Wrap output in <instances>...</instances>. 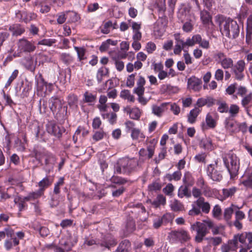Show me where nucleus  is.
Instances as JSON below:
<instances>
[{
	"label": "nucleus",
	"mask_w": 252,
	"mask_h": 252,
	"mask_svg": "<svg viewBox=\"0 0 252 252\" xmlns=\"http://www.w3.org/2000/svg\"><path fill=\"white\" fill-rule=\"evenodd\" d=\"M175 40V45L174 48V53L175 55H180L182 50H183L185 53L184 54L185 63L187 64L192 63V58L190 55L185 51V49L188 47L193 46L198 44L199 46L203 49H208L210 48L209 41L206 39H202L199 34L193 35L191 38H188L185 41L181 38L180 34L177 33L174 35Z\"/></svg>",
	"instance_id": "obj_1"
},
{
	"label": "nucleus",
	"mask_w": 252,
	"mask_h": 252,
	"mask_svg": "<svg viewBox=\"0 0 252 252\" xmlns=\"http://www.w3.org/2000/svg\"><path fill=\"white\" fill-rule=\"evenodd\" d=\"M218 22L223 35L232 38H235L239 35V28L236 21L230 19L224 20L220 18Z\"/></svg>",
	"instance_id": "obj_2"
},
{
	"label": "nucleus",
	"mask_w": 252,
	"mask_h": 252,
	"mask_svg": "<svg viewBox=\"0 0 252 252\" xmlns=\"http://www.w3.org/2000/svg\"><path fill=\"white\" fill-rule=\"evenodd\" d=\"M213 227V222L210 220H204L202 222L199 221L191 225L190 230L197 232L195 241L200 243L208 232V229Z\"/></svg>",
	"instance_id": "obj_3"
},
{
	"label": "nucleus",
	"mask_w": 252,
	"mask_h": 252,
	"mask_svg": "<svg viewBox=\"0 0 252 252\" xmlns=\"http://www.w3.org/2000/svg\"><path fill=\"white\" fill-rule=\"evenodd\" d=\"M223 162L231 176L235 175L239 168V160L234 154L229 153L223 157Z\"/></svg>",
	"instance_id": "obj_4"
},
{
	"label": "nucleus",
	"mask_w": 252,
	"mask_h": 252,
	"mask_svg": "<svg viewBox=\"0 0 252 252\" xmlns=\"http://www.w3.org/2000/svg\"><path fill=\"white\" fill-rule=\"evenodd\" d=\"M168 237L170 238V241L172 243L178 241L183 243L190 239L188 232L182 228L172 231L169 234Z\"/></svg>",
	"instance_id": "obj_5"
},
{
	"label": "nucleus",
	"mask_w": 252,
	"mask_h": 252,
	"mask_svg": "<svg viewBox=\"0 0 252 252\" xmlns=\"http://www.w3.org/2000/svg\"><path fill=\"white\" fill-rule=\"evenodd\" d=\"M214 58L224 69L232 68L234 66L233 60L230 58L226 57V55L221 52L216 53Z\"/></svg>",
	"instance_id": "obj_6"
},
{
	"label": "nucleus",
	"mask_w": 252,
	"mask_h": 252,
	"mask_svg": "<svg viewBox=\"0 0 252 252\" xmlns=\"http://www.w3.org/2000/svg\"><path fill=\"white\" fill-rule=\"evenodd\" d=\"M18 51L17 53H15L13 57H18L20 56V53L22 52H32L35 49V47L30 42L25 39H21L17 42Z\"/></svg>",
	"instance_id": "obj_7"
},
{
	"label": "nucleus",
	"mask_w": 252,
	"mask_h": 252,
	"mask_svg": "<svg viewBox=\"0 0 252 252\" xmlns=\"http://www.w3.org/2000/svg\"><path fill=\"white\" fill-rule=\"evenodd\" d=\"M207 173L213 181H220L222 178L220 171L218 170L217 160L215 161L214 163L210 164L208 166Z\"/></svg>",
	"instance_id": "obj_8"
},
{
	"label": "nucleus",
	"mask_w": 252,
	"mask_h": 252,
	"mask_svg": "<svg viewBox=\"0 0 252 252\" xmlns=\"http://www.w3.org/2000/svg\"><path fill=\"white\" fill-rule=\"evenodd\" d=\"M60 247L54 245H48L47 248L51 249L54 252H65L71 249V244L66 237L63 238L60 241Z\"/></svg>",
	"instance_id": "obj_9"
},
{
	"label": "nucleus",
	"mask_w": 252,
	"mask_h": 252,
	"mask_svg": "<svg viewBox=\"0 0 252 252\" xmlns=\"http://www.w3.org/2000/svg\"><path fill=\"white\" fill-rule=\"evenodd\" d=\"M245 66V63L244 61L240 60L237 62L235 65L232 68V73L235 76L236 79L241 80L243 79L244 75L243 71Z\"/></svg>",
	"instance_id": "obj_10"
},
{
	"label": "nucleus",
	"mask_w": 252,
	"mask_h": 252,
	"mask_svg": "<svg viewBox=\"0 0 252 252\" xmlns=\"http://www.w3.org/2000/svg\"><path fill=\"white\" fill-rule=\"evenodd\" d=\"M166 24L165 18H160L158 20L154 27V33L156 36L160 37L163 34Z\"/></svg>",
	"instance_id": "obj_11"
},
{
	"label": "nucleus",
	"mask_w": 252,
	"mask_h": 252,
	"mask_svg": "<svg viewBox=\"0 0 252 252\" xmlns=\"http://www.w3.org/2000/svg\"><path fill=\"white\" fill-rule=\"evenodd\" d=\"M120 163L122 166L124 172H129L138 165L135 158H124L120 160Z\"/></svg>",
	"instance_id": "obj_12"
},
{
	"label": "nucleus",
	"mask_w": 252,
	"mask_h": 252,
	"mask_svg": "<svg viewBox=\"0 0 252 252\" xmlns=\"http://www.w3.org/2000/svg\"><path fill=\"white\" fill-rule=\"evenodd\" d=\"M49 107L53 113L61 112L63 109L61 100L56 96L52 97L49 100Z\"/></svg>",
	"instance_id": "obj_13"
},
{
	"label": "nucleus",
	"mask_w": 252,
	"mask_h": 252,
	"mask_svg": "<svg viewBox=\"0 0 252 252\" xmlns=\"http://www.w3.org/2000/svg\"><path fill=\"white\" fill-rule=\"evenodd\" d=\"M46 130L49 134L57 138H59L61 136L64 129L61 128L57 125L52 122H49L46 125Z\"/></svg>",
	"instance_id": "obj_14"
},
{
	"label": "nucleus",
	"mask_w": 252,
	"mask_h": 252,
	"mask_svg": "<svg viewBox=\"0 0 252 252\" xmlns=\"http://www.w3.org/2000/svg\"><path fill=\"white\" fill-rule=\"evenodd\" d=\"M150 145L147 146V151L148 152V155L147 154V151L144 149H141L139 152V155L141 157L147 156L148 158H151L154 154L155 145L157 143V140L153 139L149 141Z\"/></svg>",
	"instance_id": "obj_15"
},
{
	"label": "nucleus",
	"mask_w": 252,
	"mask_h": 252,
	"mask_svg": "<svg viewBox=\"0 0 252 252\" xmlns=\"http://www.w3.org/2000/svg\"><path fill=\"white\" fill-rule=\"evenodd\" d=\"M50 61L51 59L47 55L41 54H38L35 57L34 63L28 65V69L32 71H33L37 65H39L40 64H42L44 63Z\"/></svg>",
	"instance_id": "obj_16"
},
{
	"label": "nucleus",
	"mask_w": 252,
	"mask_h": 252,
	"mask_svg": "<svg viewBox=\"0 0 252 252\" xmlns=\"http://www.w3.org/2000/svg\"><path fill=\"white\" fill-rule=\"evenodd\" d=\"M169 102H164L159 105H153L152 106V113L158 117H161L163 114L168 109Z\"/></svg>",
	"instance_id": "obj_17"
},
{
	"label": "nucleus",
	"mask_w": 252,
	"mask_h": 252,
	"mask_svg": "<svg viewBox=\"0 0 252 252\" xmlns=\"http://www.w3.org/2000/svg\"><path fill=\"white\" fill-rule=\"evenodd\" d=\"M216 124L217 122L213 115L208 113L206 116L205 121L202 123L201 126L203 130H206L209 128H214L216 127Z\"/></svg>",
	"instance_id": "obj_18"
},
{
	"label": "nucleus",
	"mask_w": 252,
	"mask_h": 252,
	"mask_svg": "<svg viewBox=\"0 0 252 252\" xmlns=\"http://www.w3.org/2000/svg\"><path fill=\"white\" fill-rule=\"evenodd\" d=\"M36 91L38 95L41 96L46 94V82L44 81L41 75L36 78Z\"/></svg>",
	"instance_id": "obj_19"
},
{
	"label": "nucleus",
	"mask_w": 252,
	"mask_h": 252,
	"mask_svg": "<svg viewBox=\"0 0 252 252\" xmlns=\"http://www.w3.org/2000/svg\"><path fill=\"white\" fill-rule=\"evenodd\" d=\"M194 203L199 208L201 211L205 214H208L210 211L211 206L208 202L205 201L204 197H199Z\"/></svg>",
	"instance_id": "obj_20"
},
{
	"label": "nucleus",
	"mask_w": 252,
	"mask_h": 252,
	"mask_svg": "<svg viewBox=\"0 0 252 252\" xmlns=\"http://www.w3.org/2000/svg\"><path fill=\"white\" fill-rule=\"evenodd\" d=\"M239 241L248 249L252 248V232L241 234L239 236Z\"/></svg>",
	"instance_id": "obj_21"
},
{
	"label": "nucleus",
	"mask_w": 252,
	"mask_h": 252,
	"mask_svg": "<svg viewBox=\"0 0 252 252\" xmlns=\"http://www.w3.org/2000/svg\"><path fill=\"white\" fill-rule=\"evenodd\" d=\"M202 81L200 79L192 76L188 81V87L195 91H198L201 88Z\"/></svg>",
	"instance_id": "obj_22"
},
{
	"label": "nucleus",
	"mask_w": 252,
	"mask_h": 252,
	"mask_svg": "<svg viewBox=\"0 0 252 252\" xmlns=\"http://www.w3.org/2000/svg\"><path fill=\"white\" fill-rule=\"evenodd\" d=\"M131 28L132 29L133 40H140L142 38V33L140 32L141 24L133 21L131 23Z\"/></svg>",
	"instance_id": "obj_23"
},
{
	"label": "nucleus",
	"mask_w": 252,
	"mask_h": 252,
	"mask_svg": "<svg viewBox=\"0 0 252 252\" xmlns=\"http://www.w3.org/2000/svg\"><path fill=\"white\" fill-rule=\"evenodd\" d=\"M9 31L12 33L13 36H18L22 35L25 31V28L19 24H14L9 27Z\"/></svg>",
	"instance_id": "obj_24"
},
{
	"label": "nucleus",
	"mask_w": 252,
	"mask_h": 252,
	"mask_svg": "<svg viewBox=\"0 0 252 252\" xmlns=\"http://www.w3.org/2000/svg\"><path fill=\"white\" fill-rule=\"evenodd\" d=\"M53 181L52 179H50L48 177L44 178L38 183V186L39 187L38 190L44 194L45 189L52 185Z\"/></svg>",
	"instance_id": "obj_25"
},
{
	"label": "nucleus",
	"mask_w": 252,
	"mask_h": 252,
	"mask_svg": "<svg viewBox=\"0 0 252 252\" xmlns=\"http://www.w3.org/2000/svg\"><path fill=\"white\" fill-rule=\"evenodd\" d=\"M159 91L161 94H171L177 93L178 89L170 84H163L160 86Z\"/></svg>",
	"instance_id": "obj_26"
},
{
	"label": "nucleus",
	"mask_w": 252,
	"mask_h": 252,
	"mask_svg": "<svg viewBox=\"0 0 252 252\" xmlns=\"http://www.w3.org/2000/svg\"><path fill=\"white\" fill-rule=\"evenodd\" d=\"M14 191L15 189L12 187L7 188L6 191L2 190L0 187V202H4L7 199L14 196V195L10 194L9 192Z\"/></svg>",
	"instance_id": "obj_27"
},
{
	"label": "nucleus",
	"mask_w": 252,
	"mask_h": 252,
	"mask_svg": "<svg viewBox=\"0 0 252 252\" xmlns=\"http://www.w3.org/2000/svg\"><path fill=\"white\" fill-rule=\"evenodd\" d=\"M200 147L207 150H212L214 145L212 140L208 137H205L201 139L199 144Z\"/></svg>",
	"instance_id": "obj_28"
},
{
	"label": "nucleus",
	"mask_w": 252,
	"mask_h": 252,
	"mask_svg": "<svg viewBox=\"0 0 252 252\" xmlns=\"http://www.w3.org/2000/svg\"><path fill=\"white\" fill-rule=\"evenodd\" d=\"M237 190V189L235 187H232L229 189H223L222 190V194L221 195L220 200H225L228 197H231L234 194Z\"/></svg>",
	"instance_id": "obj_29"
},
{
	"label": "nucleus",
	"mask_w": 252,
	"mask_h": 252,
	"mask_svg": "<svg viewBox=\"0 0 252 252\" xmlns=\"http://www.w3.org/2000/svg\"><path fill=\"white\" fill-rule=\"evenodd\" d=\"M89 133V131L85 127L79 126L77 130H76L74 135L73 136V139L75 143H76L78 140V136L81 133L82 136L84 137L87 136Z\"/></svg>",
	"instance_id": "obj_30"
},
{
	"label": "nucleus",
	"mask_w": 252,
	"mask_h": 252,
	"mask_svg": "<svg viewBox=\"0 0 252 252\" xmlns=\"http://www.w3.org/2000/svg\"><path fill=\"white\" fill-rule=\"evenodd\" d=\"M200 112L201 110L198 107H195L190 110L188 116V121L190 124L195 123L196 119Z\"/></svg>",
	"instance_id": "obj_31"
},
{
	"label": "nucleus",
	"mask_w": 252,
	"mask_h": 252,
	"mask_svg": "<svg viewBox=\"0 0 252 252\" xmlns=\"http://www.w3.org/2000/svg\"><path fill=\"white\" fill-rule=\"evenodd\" d=\"M131 137L133 140L141 141L145 138V136L139 129L135 128L132 130Z\"/></svg>",
	"instance_id": "obj_32"
},
{
	"label": "nucleus",
	"mask_w": 252,
	"mask_h": 252,
	"mask_svg": "<svg viewBox=\"0 0 252 252\" xmlns=\"http://www.w3.org/2000/svg\"><path fill=\"white\" fill-rule=\"evenodd\" d=\"M200 18L204 25H207L212 24L209 13L206 10H203L200 12Z\"/></svg>",
	"instance_id": "obj_33"
},
{
	"label": "nucleus",
	"mask_w": 252,
	"mask_h": 252,
	"mask_svg": "<svg viewBox=\"0 0 252 252\" xmlns=\"http://www.w3.org/2000/svg\"><path fill=\"white\" fill-rule=\"evenodd\" d=\"M206 240L210 246L214 247L219 246L222 242V238L220 237H210L206 238Z\"/></svg>",
	"instance_id": "obj_34"
},
{
	"label": "nucleus",
	"mask_w": 252,
	"mask_h": 252,
	"mask_svg": "<svg viewBox=\"0 0 252 252\" xmlns=\"http://www.w3.org/2000/svg\"><path fill=\"white\" fill-rule=\"evenodd\" d=\"M165 204L166 198L161 194H158L152 202V204L156 207H158L160 205H164Z\"/></svg>",
	"instance_id": "obj_35"
},
{
	"label": "nucleus",
	"mask_w": 252,
	"mask_h": 252,
	"mask_svg": "<svg viewBox=\"0 0 252 252\" xmlns=\"http://www.w3.org/2000/svg\"><path fill=\"white\" fill-rule=\"evenodd\" d=\"M170 206L171 210L175 212L181 211L183 208V204L180 201L176 199L171 201Z\"/></svg>",
	"instance_id": "obj_36"
},
{
	"label": "nucleus",
	"mask_w": 252,
	"mask_h": 252,
	"mask_svg": "<svg viewBox=\"0 0 252 252\" xmlns=\"http://www.w3.org/2000/svg\"><path fill=\"white\" fill-rule=\"evenodd\" d=\"M66 17L68 19V22L71 23L77 22L80 19V16L74 11L67 12Z\"/></svg>",
	"instance_id": "obj_37"
},
{
	"label": "nucleus",
	"mask_w": 252,
	"mask_h": 252,
	"mask_svg": "<svg viewBox=\"0 0 252 252\" xmlns=\"http://www.w3.org/2000/svg\"><path fill=\"white\" fill-rule=\"evenodd\" d=\"M120 97L132 102H134L135 100L134 96L131 94L129 91L127 90H124L121 91L120 93Z\"/></svg>",
	"instance_id": "obj_38"
},
{
	"label": "nucleus",
	"mask_w": 252,
	"mask_h": 252,
	"mask_svg": "<svg viewBox=\"0 0 252 252\" xmlns=\"http://www.w3.org/2000/svg\"><path fill=\"white\" fill-rule=\"evenodd\" d=\"M129 117L134 120H138L141 116V111L137 107H134L129 111Z\"/></svg>",
	"instance_id": "obj_39"
},
{
	"label": "nucleus",
	"mask_w": 252,
	"mask_h": 252,
	"mask_svg": "<svg viewBox=\"0 0 252 252\" xmlns=\"http://www.w3.org/2000/svg\"><path fill=\"white\" fill-rule=\"evenodd\" d=\"M233 205L231 207L226 208L223 212V218L227 222L230 220L233 214Z\"/></svg>",
	"instance_id": "obj_40"
},
{
	"label": "nucleus",
	"mask_w": 252,
	"mask_h": 252,
	"mask_svg": "<svg viewBox=\"0 0 252 252\" xmlns=\"http://www.w3.org/2000/svg\"><path fill=\"white\" fill-rule=\"evenodd\" d=\"M108 74V69L105 67L100 68L97 73V79L98 82H101L103 76L107 75Z\"/></svg>",
	"instance_id": "obj_41"
},
{
	"label": "nucleus",
	"mask_w": 252,
	"mask_h": 252,
	"mask_svg": "<svg viewBox=\"0 0 252 252\" xmlns=\"http://www.w3.org/2000/svg\"><path fill=\"white\" fill-rule=\"evenodd\" d=\"M116 243L117 242L114 238L110 237V239H109V238L107 237L104 242L101 243V246L109 249L111 247L115 246Z\"/></svg>",
	"instance_id": "obj_42"
},
{
	"label": "nucleus",
	"mask_w": 252,
	"mask_h": 252,
	"mask_svg": "<svg viewBox=\"0 0 252 252\" xmlns=\"http://www.w3.org/2000/svg\"><path fill=\"white\" fill-rule=\"evenodd\" d=\"M238 124L236 122L228 121L226 122L225 127L226 129L231 132L237 131V127Z\"/></svg>",
	"instance_id": "obj_43"
},
{
	"label": "nucleus",
	"mask_w": 252,
	"mask_h": 252,
	"mask_svg": "<svg viewBox=\"0 0 252 252\" xmlns=\"http://www.w3.org/2000/svg\"><path fill=\"white\" fill-rule=\"evenodd\" d=\"M129 245V243L127 241L125 240L122 242L115 252H127Z\"/></svg>",
	"instance_id": "obj_44"
},
{
	"label": "nucleus",
	"mask_w": 252,
	"mask_h": 252,
	"mask_svg": "<svg viewBox=\"0 0 252 252\" xmlns=\"http://www.w3.org/2000/svg\"><path fill=\"white\" fill-rule=\"evenodd\" d=\"M78 99L76 95L71 94L68 97V104L73 108H76L77 106Z\"/></svg>",
	"instance_id": "obj_45"
},
{
	"label": "nucleus",
	"mask_w": 252,
	"mask_h": 252,
	"mask_svg": "<svg viewBox=\"0 0 252 252\" xmlns=\"http://www.w3.org/2000/svg\"><path fill=\"white\" fill-rule=\"evenodd\" d=\"M102 116L104 119H107L112 124L115 122L117 118V115L114 113L102 114Z\"/></svg>",
	"instance_id": "obj_46"
},
{
	"label": "nucleus",
	"mask_w": 252,
	"mask_h": 252,
	"mask_svg": "<svg viewBox=\"0 0 252 252\" xmlns=\"http://www.w3.org/2000/svg\"><path fill=\"white\" fill-rule=\"evenodd\" d=\"M182 176L181 172L179 171L174 172L172 174H167L166 178L169 181L174 180L175 181H178L181 179Z\"/></svg>",
	"instance_id": "obj_47"
},
{
	"label": "nucleus",
	"mask_w": 252,
	"mask_h": 252,
	"mask_svg": "<svg viewBox=\"0 0 252 252\" xmlns=\"http://www.w3.org/2000/svg\"><path fill=\"white\" fill-rule=\"evenodd\" d=\"M105 135V132L102 130L96 131L94 134L93 135V140L94 142H97L102 140Z\"/></svg>",
	"instance_id": "obj_48"
},
{
	"label": "nucleus",
	"mask_w": 252,
	"mask_h": 252,
	"mask_svg": "<svg viewBox=\"0 0 252 252\" xmlns=\"http://www.w3.org/2000/svg\"><path fill=\"white\" fill-rule=\"evenodd\" d=\"M14 202L18 205L19 212H21L25 207V203L22 200V197L19 196L14 197Z\"/></svg>",
	"instance_id": "obj_49"
},
{
	"label": "nucleus",
	"mask_w": 252,
	"mask_h": 252,
	"mask_svg": "<svg viewBox=\"0 0 252 252\" xmlns=\"http://www.w3.org/2000/svg\"><path fill=\"white\" fill-rule=\"evenodd\" d=\"M74 48L77 53L78 58L80 61L85 59V49L83 48L74 46Z\"/></svg>",
	"instance_id": "obj_50"
},
{
	"label": "nucleus",
	"mask_w": 252,
	"mask_h": 252,
	"mask_svg": "<svg viewBox=\"0 0 252 252\" xmlns=\"http://www.w3.org/2000/svg\"><path fill=\"white\" fill-rule=\"evenodd\" d=\"M178 195L180 198H183L184 196H190L188 188L187 187H181L179 189Z\"/></svg>",
	"instance_id": "obj_51"
},
{
	"label": "nucleus",
	"mask_w": 252,
	"mask_h": 252,
	"mask_svg": "<svg viewBox=\"0 0 252 252\" xmlns=\"http://www.w3.org/2000/svg\"><path fill=\"white\" fill-rule=\"evenodd\" d=\"M239 235H235L232 240L228 241V244L230 245L232 251H235L238 247V241Z\"/></svg>",
	"instance_id": "obj_52"
},
{
	"label": "nucleus",
	"mask_w": 252,
	"mask_h": 252,
	"mask_svg": "<svg viewBox=\"0 0 252 252\" xmlns=\"http://www.w3.org/2000/svg\"><path fill=\"white\" fill-rule=\"evenodd\" d=\"M85 101L88 103H93L95 101L96 96L89 92L84 94Z\"/></svg>",
	"instance_id": "obj_53"
},
{
	"label": "nucleus",
	"mask_w": 252,
	"mask_h": 252,
	"mask_svg": "<svg viewBox=\"0 0 252 252\" xmlns=\"http://www.w3.org/2000/svg\"><path fill=\"white\" fill-rule=\"evenodd\" d=\"M214 77L218 81H222L224 78V71L222 69H217L215 73Z\"/></svg>",
	"instance_id": "obj_54"
},
{
	"label": "nucleus",
	"mask_w": 252,
	"mask_h": 252,
	"mask_svg": "<svg viewBox=\"0 0 252 252\" xmlns=\"http://www.w3.org/2000/svg\"><path fill=\"white\" fill-rule=\"evenodd\" d=\"M56 40L55 39H43L38 42V45H43L48 46H52L54 43H56Z\"/></svg>",
	"instance_id": "obj_55"
},
{
	"label": "nucleus",
	"mask_w": 252,
	"mask_h": 252,
	"mask_svg": "<svg viewBox=\"0 0 252 252\" xmlns=\"http://www.w3.org/2000/svg\"><path fill=\"white\" fill-rule=\"evenodd\" d=\"M213 216L216 218L219 219L221 214V209L220 207L218 205H216L212 210Z\"/></svg>",
	"instance_id": "obj_56"
},
{
	"label": "nucleus",
	"mask_w": 252,
	"mask_h": 252,
	"mask_svg": "<svg viewBox=\"0 0 252 252\" xmlns=\"http://www.w3.org/2000/svg\"><path fill=\"white\" fill-rule=\"evenodd\" d=\"M239 111V107L236 104H232L228 108L229 113L232 117L235 116Z\"/></svg>",
	"instance_id": "obj_57"
},
{
	"label": "nucleus",
	"mask_w": 252,
	"mask_h": 252,
	"mask_svg": "<svg viewBox=\"0 0 252 252\" xmlns=\"http://www.w3.org/2000/svg\"><path fill=\"white\" fill-rule=\"evenodd\" d=\"M146 50L149 54H152L156 49V45L153 42H149L146 44Z\"/></svg>",
	"instance_id": "obj_58"
},
{
	"label": "nucleus",
	"mask_w": 252,
	"mask_h": 252,
	"mask_svg": "<svg viewBox=\"0 0 252 252\" xmlns=\"http://www.w3.org/2000/svg\"><path fill=\"white\" fill-rule=\"evenodd\" d=\"M218 110L220 113H226L228 111V107L224 102H219L218 103Z\"/></svg>",
	"instance_id": "obj_59"
},
{
	"label": "nucleus",
	"mask_w": 252,
	"mask_h": 252,
	"mask_svg": "<svg viewBox=\"0 0 252 252\" xmlns=\"http://www.w3.org/2000/svg\"><path fill=\"white\" fill-rule=\"evenodd\" d=\"M111 181L112 183L119 184V185H123L126 183V181L121 177L118 176H113L111 178Z\"/></svg>",
	"instance_id": "obj_60"
},
{
	"label": "nucleus",
	"mask_w": 252,
	"mask_h": 252,
	"mask_svg": "<svg viewBox=\"0 0 252 252\" xmlns=\"http://www.w3.org/2000/svg\"><path fill=\"white\" fill-rule=\"evenodd\" d=\"M174 189V186L171 184H168L163 188V191L166 195H172Z\"/></svg>",
	"instance_id": "obj_61"
},
{
	"label": "nucleus",
	"mask_w": 252,
	"mask_h": 252,
	"mask_svg": "<svg viewBox=\"0 0 252 252\" xmlns=\"http://www.w3.org/2000/svg\"><path fill=\"white\" fill-rule=\"evenodd\" d=\"M135 74H131L128 76L126 79V86L128 87H132L134 85Z\"/></svg>",
	"instance_id": "obj_62"
},
{
	"label": "nucleus",
	"mask_w": 252,
	"mask_h": 252,
	"mask_svg": "<svg viewBox=\"0 0 252 252\" xmlns=\"http://www.w3.org/2000/svg\"><path fill=\"white\" fill-rule=\"evenodd\" d=\"M18 73L19 71L18 70L15 69L14 70L5 84V87H7L10 85L12 82L17 77Z\"/></svg>",
	"instance_id": "obj_63"
},
{
	"label": "nucleus",
	"mask_w": 252,
	"mask_h": 252,
	"mask_svg": "<svg viewBox=\"0 0 252 252\" xmlns=\"http://www.w3.org/2000/svg\"><path fill=\"white\" fill-rule=\"evenodd\" d=\"M246 188H252V174L248 177L247 179L243 180L241 182Z\"/></svg>",
	"instance_id": "obj_64"
}]
</instances>
